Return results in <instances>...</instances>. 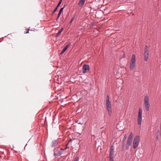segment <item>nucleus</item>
<instances>
[{
  "label": "nucleus",
  "instance_id": "obj_1",
  "mask_svg": "<svg viewBox=\"0 0 161 161\" xmlns=\"http://www.w3.org/2000/svg\"><path fill=\"white\" fill-rule=\"evenodd\" d=\"M106 98V104L107 109L108 112V114L109 116H111L112 112L111 110V104L109 101V98L108 95L107 96Z\"/></svg>",
  "mask_w": 161,
  "mask_h": 161
},
{
  "label": "nucleus",
  "instance_id": "obj_2",
  "mask_svg": "<svg viewBox=\"0 0 161 161\" xmlns=\"http://www.w3.org/2000/svg\"><path fill=\"white\" fill-rule=\"evenodd\" d=\"M140 136H136L133 142V148H136L138 146L139 143Z\"/></svg>",
  "mask_w": 161,
  "mask_h": 161
},
{
  "label": "nucleus",
  "instance_id": "obj_3",
  "mask_svg": "<svg viewBox=\"0 0 161 161\" xmlns=\"http://www.w3.org/2000/svg\"><path fill=\"white\" fill-rule=\"evenodd\" d=\"M149 97L147 96H145L144 98V104L147 111H148L149 109L150 105L149 103Z\"/></svg>",
  "mask_w": 161,
  "mask_h": 161
},
{
  "label": "nucleus",
  "instance_id": "obj_4",
  "mask_svg": "<svg viewBox=\"0 0 161 161\" xmlns=\"http://www.w3.org/2000/svg\"><path fill=\"white\" fill-rule=\"evenodd\" d=\"M136 56L135 54L132 55L130 63V69H133L135 66Z\"/></svg>",
  "mask_w": 161,
  "mask_h": 161
},
{
  "label": "nucleus",
  "instance_id": "obj_5",
  "mask_svg": "<svg viewBox=\"0 0 161 161\" xmlns=\"http://www.w3.org/2000/svg\"><path fill=\"white\" fill-rule=\"evenodd\" d=\"M149 57L148 47L147 46H146L144 48V57L145 61H147Z\"/></svg>",
  "mask_w": 161,
  "mask_h": 161
},
{
  "label": "nucleus",
  "instance_id": "obj_6",
  "mask_svg": "<svg viewBox=\"0 0 161 161\" xmlns=\"http://www.w3.org/2000/svg\"><path fill=\"white\" fill-rule=\"evenodd\" d=\"M142 112L141 108H140L139 110L138 114L137 117V122L138 125H141L142 121Z\"/></svg>",
  "mask_w": 161,
  "mask_h": 161
},
{
  "label": "nucleus",
  "instance_id": "obj_7",
  "mask_svg": "<svg viewBox=\"0 0 161 161\" xmlns=\"http://www.w3.org/2000/svg\"><path fill=\"white\" fill-rule=\"evenodd\" d=\"M89 70V66L88 64H84L82 67V72L84 74L88 72Z\"/></svg>",
  "mask_w": 161,
  "mask_h": 161
},
{
  "label": "nucleus",
  "instance_id": "obj_8",
  "mask_svg": "<svg viewBox=\"0 0 161 161\" xmlns=\"http://www.w3.org/2000/svg\"><path fill=\"white\" fill-rule=\"evenodd\" d=\"M114 148L113 146H111L110 148L109 157H113Z\"/></svg>",
  "mask_w": 161,
  "mask_h": 161
},
{
  "label": "nucleus",
  "instance_id": "obj_9",
  "mask_svg": "<svg viewBox=\"0 0 161 161\" xmlns=\"http://www.w3.org/2000/svg\"><path fill=\"white\" fill-rule=\"evenodd\" d=\"M58 142L56 140L53 141L52 142V147H55L57 146Z\"/></svg>",
  "mask_w": 161,
  "mask_h": 161
},
{
  "label": "nucleus",
  "instance_id": "obj_10",
  "mask_svg": "<svg viewBox=\"0 0 161 161\" xmlns=\"http://www.w3.org/2000/svg\"><path fill=\"white\" fill-rule=\"evenodd\" d=\"M64 7H65V6H64L63 8H60V9L59 11V12L58 13L57 18H56V20H57L59 18V17L60 16L61 13L62 12L64 8Z\"/></svg>",
  "mask_w": 161,
  "mask_h": 161
},
{
  "label": "nucleus",
  "instance_id": "obj_11",
  "mask_svg": "<svg viewBox=\"0 0 161 161\" xmlns=\"http://www.w3.org/2000/svg\"><path fill=\"white\" fill-rule=\"evenodd\" d=\"M85 0H80L79 3L78 4L80 7H82L84 3H85Z\"/></svg>",
  "mask_w": 161,
  "mask_h": 161
},
{
  "label": "nucleus",
  "instance_id": "obj_12",
  "mask_svg": "<svg viewBox=\"0 0 161 161\" xmlns=\"http://www.w3.org/2000/svg\"><path fill=\"white\" fill-rule=\"evenodd\" d=\"M62 1V0H60V1L59 2L57 7L55 8V9L53 12L52 14H54L57 11V9H58V7L59 6V5L61 4Z\"/></svg>",
  "mask_w": 161,
  "mask_h": 161
},
{
  "label": "nucleus",
  "instance_id": "obj_13",
  "mask_svg": "<svg viewBox=\"0 0 161 161\" xmlns=\"http://www.w3.org/2000/svg\"><path fill=\"white\" fill-rule=\"evenodd\" d=\"M69 45H67L63 49L62 51L61 52L60 54H62L68 48Z\"/></svg>",
  "mask_w": 161,
  "mask_h": 161
},
{
  "label": "nucleus",
  "instance_id": "obj_14",
  "mask_svg": "<svg viewBox=\"0 0 161 161\" xmlns=\"http://www.w3.org/2000/svg\"><path fill=\"white\" fill-rule=\"evenodd\" d=\"M133 134L132 132H131L130 133V136L128 138V140L132 141V140L133 139Z\"/></svg>",
  "mask_w": 161,
  "mask_h": 161
},
{
  "label": "nucleus",
  "instance_id": "obj_15",
  "mask_svg": "<svg viewBox=\"0 0 161 161\" xmlns=\"http://www.w3.org/2000/svg\"><path fill=\"white\" fill-rule=\"evenodd\" d=\"M160 132L159 131H158L156 133V138L158 141L159 140V136Z\"/></svg>",
  "mask_w": 161,
  "mask_h": 161
},
{
  "label": "nucleus",
  "instance_id": "obj_16",
  "mask_svg": "<svg viewBox=\"0 0 161 161\" xmlns=\"http://www.w3.org/2000/svg\"><path fill=\"white\" fill-rule=\"evenodd\" d=\"M63 30V28H62L58 32V33L57 34V37L59 36L60 35V34L62 32Z\"/></svg>",
  "mask_w": 161,
  "mask_h": 161
},
{
  "label": "nucleus",
  "instance_id": "obj_17",
  "mask_svg": "<svg viewBox=\"0 0 161 161\" xmlns=\"http://www.w3.org/2000/svg\"><path fill=\"white\" fill-rule=\"evenodd\" d=\"M54 155L55 156L56 158L57 157H58V156H59L61 155V153H54Z\"/></svg>",
  "mask_w": 161,
  "mask_h": 161
},
{
  "label": "nucleus",
  "instance_id": "obj_18",
  "mask_svg": "<svg viewBox=\"0 0 161 161\" xmlns=\"http://www.w3.org/2000/svg\"><path fill=\"white\" fill-rule=\"evenodd\" d=\"M132 141L128 140L127 142V144L128 145H130L132 142Z\"/></svg>",
  "mask_w": 161,
  "mask_h": 161
},
{
  "label": "nucleus",
  "instance_id": "obj_19",
  "mask_svg": "<svg viewBox=\"0 0 161 161\" xmlns=\"http://www.w3.org/2000/svg\"><path fill=\"white\" fill-rule=\"evenodd\" d=\"M75 16H74L73 18H72L71 19L70 21V24H71L72 23V22H73L74 18H75Z\"/></svg>",
  "mask_w": 161,
  "mask_h": 161
},
{
  "label": "nucleus",
  "instance_id": "obj_20",
  "mask_svg": "<svg viewBox=\"0 0 161 161\" xmlns=\"http://www.w3.org/2000/svg\"><path fill=\"white\" fill-rule=\"evenodd\" d=\"M110 161H114L113 157H109Z\"/></svg>",
  "mask_w": 161,
  "mask_h": 161
},
{
  "label": "nucleus",
  "instance_id": "obj_21",
  "mask_svg": "<svg viewBox=\"0 0 161 161\" xmlns=\"http://www.w3.org/2000/svg\"><path fill=\"white\" fill-rule=\"evenodd\" d=\"M79 158L78 157H76L75 158L74 161H79Z\"/></svg>",
  "mask_w": 161,
  "mask_h": 161
},
{
  "label": "nucleus",
  "instance_id": "obj_22",
  "mask_svg": "<svg viewBox=\"0 0 161 161\" xmlns=\"http://www.w3.org/2000/svg\"><path fill=\"white\" fill-rule=\"evenodd\" d=\"M130 145H126V149H128L129 148V146Z\"/></svg>",
  "mask_w": 161,
  "mask_h": 161
},
{
  "label": "nucleus",
  "instance_id": "obj_23",
  "mask_svg": "<svg viewBox=\"0 0 161 161\" xmlns=\"http://www.w3.org/2000/svg\"><path fill=\"white\" fill-rule=\"evenodd\" d=\"M68 144H69V143H68L66 145V147L65 148H64V149H66L67 148H68Z\"/></svg>",
  "mask_w": 161,
  "mask_h": 161
},
{
  "label": "nucleus",
  "instance_id": "obj_24",
  "mask_svg": "<svg viewBox=\"0 0 161 161\" xmlns=\"http://www.w3.org/2000/svg\"><path fill=\"white\" fill-rule=\"evenodd\" d=\"M58 153H61V155L62 154V152H61V151H59L58 152Z\"/></svg>",
  "mask_w": 161,
  "mask_h": 161
},
{
  "label": "nucleus",
  "instance_id": "obj_25",
  "mask_svg": "<svg viewBox=\"0 0 161 161\" xmlns=\"http://www.w3.org/2000/svg\"><path fill=\"white\" fill-rule=\"evenodd\" d=\"M29 30H30V29H29L28 30V31H27L26 32H25V33H29Z\"/></svg>",
  "mask_w": 161,
  "mask_h": 161
},
{
  "label": "nucleus",
  "instance_id": "obj_26",
  "mask_svg": "<svg viewBox=\"0 0 161 161\" xmlns=\"http://www.w3.org/2000/svg\"><path fill=\"white\" fill-rule=\"evenodd\" d=\"M65 149H64H64H62V148H61V149H60V150H65Z\"/></svg>",
  "mask_w": 161,
  "mask_h": 161
}]
</instances>
